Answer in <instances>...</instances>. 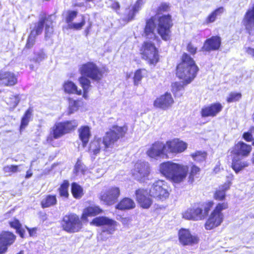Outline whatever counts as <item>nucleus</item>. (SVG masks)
Wrapping results in <instances>:
<instances>
[{
  "label": "nucleus",
  "instance_id": "f257e3e1",
  "mask_svg": "<svg viewBox=\"0 0 254 254\" xmlns=\"http://www.w3.org/2000/svg\"><path fill=\"white\" fill-rule=\"evenodd\" d=\"M127 130L126 126H113L102 139L95 138L91 142L89 148V153L97 155L101 151H103L106 155H109L112 152L115 142L125 135Z\"/></svg>",
  "mask_w": 254,
  "mask_h": 254
},
{
  "label": "nucleus",
  "instance_id": "f03ea898",
  "mask_svg": "<svg viewBox=\"0 0 254 254\" xmlns=\"http://www.w3.org/2000/svg\"><path fill=\"white\" fill-rule=\"evenodd\" d=\"M171 17H151L146 20L144 30V37L149 40L160 41L156 35L155 29L161 38L164 41H168L171 37L170 29L173 25Z\"/></svg>",
  "mask_w": 254,
  "mask_h": 254
},
{
  "label": "nucleus",
  "instance_id": "7ed1b4c3",
  "mask_svg": "<svg viewBox=\"0 0 254 254\" xmlns=\"http://www.w3.org/2000/svg\"><path fill=\"white\" fill-rule=\"evenodd\" d=\"M161 173L172 182L179 184L186 178L189 171L187 165L167 161L160 165Z\"/></svg>",
  "mask_w": 254,
  "mask_h": 254
},
{
  "label": "nucleus",
  "instance_id": "20e7f679",
  "mask_svg": "<svg viewBox=\"0 0 254 254\" xmlns=\"http://www.w3.org/2000/svg\"><path fill=\"white\" fill-rule=\"evenodd\" d=\"M182 62L177 67V76L187 83H190L196 76L198 67L193 60L187 54L184 53Z\"/></svg>",
  "mask_w": 254,
  "mask_h": 254
},
{
  "label": "nucleus",
  "instance_id": "39448f33",
  "mask_svg": "<svg viewBox=\"0 0 254 254\" xmlns=\"http://www.w3.org/2000/svg\"><path fill=\"white\" fill-rule=\"evenodd\" d=\"M213 205V202L210 201L205 204L194 205L183 213V218L193 221L204 219L208 215Z\"/></svg>",
  "mask_w": 254,
  "mask_h": 254
},
{
  "label": "nucleus",
  "instance_id": "423d86ee",
  "mask_svg": "<svg viewBox=\"0 0 254 254\" xmlns=\"http://www.w3.org/2000/svg\"><path fill=\"white\" fill-rule=\"evenodd\" d=\"M228 207V204L226 202L218 203L215 209L211 213L210 216L206 222L205 227L207 230H211L219 226L223 220L222 210Z\"/></svg>",
  "mask_w": 254,
  "mask_h": 254
},
{
  "label": "nucleus",
  "instance_id": "0eeeda50",
  "mask_svg": "<svg viewBox=\"0 0 254 254\" xmlns=\"http://www.w3.org/2000/svg\"><path fill=\"white\" fill-rule=\"evenodd\" d=\"M63 229L69 233L79 231L82 224L79 217L74 213H68L64 216L62 221Z\"/></svg>",
  "mask_w": 254,
  "mask_h": 254
},
{
  "label": "nucleus",
  "instance_id": "6e6552de",
  "mask_svg": "<svg viewBox=\"0 0 254 254\" xmlns=\"http://www.w3.org/2000/svg\"><path fill=\"white\" fill-rule=\"evenodd\" d=\"M79 70L82 75L86 76L94 81H99L103 77L102 71L93 62H88L82 64Z\"/></svg>",
  "mask_w": 254,
  "mask_h": 254
},
{
  "label": "nucleus",
  "instance_id": "1a4fd4ad",
  "mask_svg": "<svg viewBox=\"0 0 254 254\" xmlns=\"http://www.w3.org/2000/svg\"><path fill=\"white\" fill-rule=\"evenodd\" d=\"M143 58L150 64H155L158 61L159 56L154 44L152 42H144L141 49Z\"/></svg>",
  "mask_w": 254,
  "mask_h": 254
},
{
  "label": "nucleus",
  "instance_id": "9d476101",
  "mask_svg": "<svg viewBox=\"0 0 254 254\" xmlns=\"http://www.w3.org/2000/svg\"><path fill=\"white\" fill-rule=\"evenodd\" d=\"M77 125L78 122L76 120L59 123L55 124L52 128L53 137L55 139L60 137L64 134L74 129Z\"/></svg>",
  "mask_w": 254,
  "mask_h": 254
},
{
  "label": "nucleus",
  "instance_id": "9b49d317",
  "mask_svg": "<svg viewBox=\"0 0 254 254\" xmlns=\"http://www.w3.org/2000/svg\"><path fill=\"white\" fill-rule=\"evenodd\" d=\"M150 196L158 200H163L169 196L167 186L164 181L158 180L153 184L150 189Z\"/></svg>",
  "mask_w": 254,
  "mask_h": 254
},
{
  "label": "nucleus",
  "instance_id": "f8f14e48",
  "mask_svg": "<svg viewBox=\"0 0 254 254\" xmlns=\"http://www.w3.org/2000/svg\"><path fill=\"white\" fill-rule=\"evenodd\" d=\"M150 171L149 163L140 161L135 164L132 174L135 179L143 182L148 179Z\"/></svg>",
  "mask_w": 254,
  "mask_h": 254
},
{
  "label": "nucleus",
  "instance_id": "ddd939ff",
  "mask_svg": "<svg viewBox=\"0 0 254 254\" xmlns=\"http://www.w3.org/2000/svg\"><path fill=\"white\" fill-rule=\"evenodd\" d=\"M166 152L177 154L184 152L187 148V144L178 138L167 141L166 142Z\"/></svg>",
  "mask_w": 254,
  "mask_h": 254
},
{
  "label": "nucleus",
  "instance_id": "4468645a",
  "mask_svg": "<svg viewBox=\"0 0 254 254\" xmlns=\"http://www.w3.org/2000/svg\"><path fill=\"white\" fill-rule=\"evenodd\" d=\"M166 145L162 142L157 141L153 143L150 148L147 150V154L150 158L157 159L166 155Z\"/></svg>",
  "mask_w": 254,
  "mask_h": 254
},
{
  "label": "nucleus",
  "instance_id": "2eb2a0df",
  "mask_svg": "<svg viewBox=\"0 0 254 254\" xmlns=\"http://www.w3.org/2000/svg\"><path fill=\"white\" fill-rule=\"evenodd\" d=\"M17 82V77L14 73L5 69L0 70V86H11Z\"/></svg>",
  "mask_w": 254,
  "mask_h": 254
},
{
  "label": "nucleus",
  "instance_id": "dca6fc26",
  "mask_svg": "<svg viewBox=\"0 0 254 254\" xmlns=\"http://www.w3.org/2000/svg\"><path fill=\"white\" fill-rule=\"evenodd\" d=\"M120 194V190L118 187L109 188L106 192H102L100 199L106 204L111 205L114 203Z\"/></svg>",
  "mask_w": 254,
  "mask_h": 254
},
{
  "label": "nucleus",
  "instance_id": "f3484780",
  "mask_svg": "<svg viewBox=\"0 0 254 254\" xmlns=\"http://www.w3.org/2000/svg\"><path fill=\"white\" fill-rule=\"evenodd\" d=\"M15 239L14 234L9 232H3L0 234V254L6 252L7 246L13 244Z\"/></svg>",
  "mask_w": 254,
  "mask_h": 254
},
{
  "label": "nucleus",
  "instance_id": "a211bd4d",
  "mask_svg": "<svg viewBox=\"0 0 254 254\" xmlns=\"http://www.w3.org/2000/svg\"><path fill=\"white\" fill-rule=\"evenodd\" d=\"M222 105L219 103L211 104L201 109V116L203 118L215 117L222 110Z\"/></svg>",
  "mask_w": 254,
  "mask_h": 254
},
{
  "label": "nucleus",
  "instance_id": "6ab92c4d",
  "mask_svg": "<svg viewBox=\"0 0 254 254\" xmlns=\"http://www.w3.org/2000/svg\"><path fill=\"white\" fill-rule=\"evenodd\" d=\"M32 30L29 35L25 48L30 49L32 48L35 44L36 36L41 34L43 29V24L42 22H37L35 24L33 28L30 27Z\"/></svg>",
  "mask_w": 254,
  "mask_h": 254
},
{
  "label": "nucleus",
  "instance_id": "aec40b11",
  "mask_svg": "<svg viewBox=\"0 0 254 254\" xmlns=\"http://www.w3.org/2000/svg\"><path fill=\"white\" fill-rule=\"evenodd\" d=\"M92 224L99 226L106 225L109 227V229L106 231L108 234H112L115 230L117 222L113 219L106 217H98L95 218L92 221Z\"/></svg>",
  "mask_w": 254,
  "mask_h": 254
},
{
  "label": "nucleus",
  "instance_id": "412c9836",
  "mask_svg": "<svg viewBox=\"0 0 254 254\" xmlns=\"http://www.w3.org/2000/svg\"><path fill=\"white\" fill-rule=\"evenodd\" d=\"M221 39L219 36H212L206 40L201 48L202 51L211 52L218 50L221 46Z\"/></svg>",
  "mask_w": 254,
  "mask_h": 254
},
{
  "label": "nucleus",
  "instance_id": "4be33fe9",
  "mask_svg": "<svg viewBox=\"0 0 254 254\" xmlns=\"http://www.w3.org/2000/svg\"><path fill=\"white\" fill-rule=\"evenodd\" d=\"M179 238L180 243L183 245H191L198 242V238L192 236L188 230L185 229L179 231Z\"/></svg>",
  "mask_w": 254,
  "mask_h": 254
},
{
  "label": "nucleus",
  "instance_id": "5701e85b",
  "mask_svg": "<svg viewBox=\"0 0 254 254\" xmlns=\"http://www.w3.org/2000/svg\"><path fill=\"white\" fill-rule=\"evenodd\" d=\"M173 103L174 100L171 94L166 92L154 101V106L156 108L165 110L171 106Z\"/></svg>",
  "mask_w": 254,
  "mask_h": 254
},
{
  "label": "nucleus",
  "instance_id": "b1692460",
  "mask_svg": "<svg viewBox=\"0 0 254 254\" xmlns=\"http://www.w3.org/2000/svg\"><path fill=\"white\" fill-rule=\"evenodd\" d=\"M252 149L251 145H248L242 141H240L235 144L231 152L235 156L245 157L249 155Z\"/></svg>",
  "mask_w": 254,
  "mask_h": 254
},
{
  "label": "nucleus",
  "instance_id": "393cba45",
  "mask_svg": "<svg viewBox=\"0 0 254 254\" xmlns=\"http://www.w3.org/2000/svg\"><path fill=\"white\" fill-rule=\"evenodd\" d=\"M147 195V191L143 190L136 191V199L140 205L144 208H149L152 203L151 200Z\"/></svg>",
  "mask_w": 254,
  "mask_h": 254
},
{
  "label": "nucleus",
  "instance_id": "a878e982",
  "mask_svg": "<svg viewBox=\"0 0 254 254\" xmlns=\"http://www.w3.org/2000/svg\"><path fill=\"white\" fill-rule=\"evenodd\" d=\"M248 166V162L243 161L238 156H235L233 158L232 168L236 173H238Z\"/></svg>",
  "mask_w": 254,
  "mask_h": 254
},
{
  "label": "nucleus",
  "instance_id": "bb28decb",
  "mask_svg": "<svg viewBox=\"0 0 254 254\" xmlns=\"http://www.w3.org/2000/svg\"><path fill=\"white\" fill-rule=\"evenodd\" d=\"M78 132L79 138L83 146H85L88 142L90 136V128L88 126H83L78 129Z\"/></svg>",
  "mask_w": 254,
  "mask_h": 254
},
{
  "label": "nucleus",
  "instance_id": "cd10ccee",
  "mask_svg": "<svg viewBox=\"0 0 254 254\" xmlns=\"http://www.w3.org/2000/svg\"><path fill=\"white\" fill-rule=\"evenodd\" d=\"M135 203L131 199L125 197L116 206V208L120 210H126L133 208Z\"/></svg>",
  "mask_w": 254,
  "mask_h": 254
},
{
  "label": "nucleus",
  "instance_id": "c85d7f7f",
  "mask_svg": "<svg viewBox=\"0 0 254 254\" xmlns=\"http://www.w3.org/2000/svg\"><path fill=\"white\" fill-rule=\"evenodd\" d=\"M64 88L65 92L69 94H76L81 95V90H78L76 85L71 81H66L64 84Z\"/></svg>",
  "mask_w": 254,
  "mask_h": 254
},
{
  "label": "nucleus",
  "instance_id": "c756f323",
  "mask_svg": "<svg viewBox=\"0 0 254 254\" xmlns=\"http://www.w3.org/2000/svg\"><path fill=\"white\" fill-rule=\"evenodd\" d=\"M230 182L225 183L222 186L219 187L214 194V198L218 200H222L225 198L226 191L229 189Z\"/></svg>",
  "mask_w": 254,
  "mask_h": 254
},
{
  "label": "nucleus",
  "instance_id": "7c9ffc66",
  "mask_svg": "<svg viewBox=\"0 0 254 254\" xmlns=\"http://www.w3.org/2000/svg\"><path fill=\"white\" fill-rule=\"evenodd\" d=\"M145 0H137L135 3L130 6L127 9V16H134L141 9Z\"/></svg>",
  "mask_w": 254,
  "mask_h": 254
},
{
  "label": "nucleus",
  "instance_id": "2f4dec72",
  "mask_svg": "<svg viewBox=\"0 0 254 254\" xmlns=\"http://www.w3.org/2000/svg\"><path fill=\"white\" fill-rule=\"evenodd\" d=\"M101 212V209L98 206L89 207L84 210L81 219L83 220L86 219L87 216L96 215Z\"/></svg>",
  "mask_w": 254,
  "mask_h": 254
},
{
  "label": "nucleus",
  "instance_id": "473e14b6",
  "mask_svg": "<svg viewBox=\"0 0 254 254\" xmlns=\"http://www.w3.org/2000/svg\"><path fill=\"white\" fill-rule=\"evenodd\" d=\"M42 22L43 27L45 26V36L49 37L53 32L52 22L49 17H43L38 22Z\"/></svg>",
  "mask_w": 254,
  "mask_h": 254
},
{
  "label": "nucleus",
  "instance_id": "72a5a7b5",
  "mask_svg": "<svg viewBox=\"0 0 254 254\" xmlns=\"http://www.w3.org/2000/svg\"><path fill=\"white\" fill-rule=\"evenodd\" d=\"M33 109L29 108L25 113L21 121L20 128H24L28 125L32 117Z\"/></svg>",
  "mask_w": 254,
  "mask_h": 254
},
{
  "label": "nucleus",
  "instance_id": "f704fd0d",
  "mask_svg": "<svg viewBox=\"0 0 254 254\" xmlns=\"http://www.w3.org/2000/svg\"><path fill=\"white\" fill-rule=\"evenodd\" d=\"M79 81L84 91L83 97L86 98L88 90L91 87V81L87 76L83 75L79 78Z\"/></svg>",
  "mask_w": 254,
  "mask_h": 254
},
{
  "label": "nucleus",
  "instance_id": "c9c22d12",
  "mask_svg": "<svg viewBox=\"0 0 254 254\" xmlns=\"http://www.w3.org/2000/svg\"><path fill=\"white\" fill-rule=\"evenodd\" d=\"M244 23L251 35H254V17H245Z\"/></svg>",
  "mask_w": 254,
  "mask_h": 254
},
{
  "label": "nucleus",
  "instance_id": "e433bc0d",
  "mask_svg": "<svg viewBox=\"0 0 254 254\" xmlns=\"http://www.w3.org/2000/svg\"><path fill=\"white\" fill-rule=\"evenodd\" d=\"M57 199L55 195H48L41 201V205L43 208L50 207L56 204Z\"/></svg>",
  "mask_w": 254,
  "mask_h": 254
},
{
  "label": "nucleus",
  "instance_id": "4c0bfd02",
  "mask_svg": "<svg viewBox=\"0 0 254 254\" xmlns=\"http://www.w3.org/2000/svg\"><path fill=\"white\" fill-rule=\"evenodd\" d=\"M10 226L16 230V232L18 233L21 238L24 236L25 231L21 227V224L18 219H14L13 220L9 222Z\"/></svg>",
  "mask_w": 254,
  "mask_h": 254
},
{
  "label": "nucleus",
  "instance_id": "58836bf2",
  "mask_svg": "<svg viewBox=\"0 0 254 254\" xmlns=\"http://www.w3.org/2000/svg\"><path fill=\"white\" fill-rule=\"evenodd\" d=\"M71 192L76 198H80L83 195V189L78 184L73 183L71 185Z\"/></svg>",
  "mask_w": 254,
  "mask_h": 254
},
{
  "label": "nucleus",
  "instance_id": "ea45409f",
  "mask_svg": "<svg viewBox=\"0 0 254 254\" xmlns=\"http://www.w3.org/2000/svg\"><path fill=\"white\" fill-rule=\"evenodd\" d=\"M69 183L67 181H64L59 189V193L61 196L67 198L68 196V188Z\"/></svg>",
  "mask_w": 254,
  "mask_h": 254
},
{
  "label": "nucleus",
  "instance_id": "a19ab883",
  "mask_svg": "<svg viewBox=\"0 0 254 254\" xmlns=\"http://www.w3.org/2000/svg\"><path fill=\"white\" fill-rule=\"evenodd\" d=\"M47 58V56L43 50L34 53V56L31 60L35 63H40Z\"/></svg>",
  "mask_w": 254,
  "mask_h": 254
},
{
  "label": "nucleus",
  "instance_id": "79ce46f5",
  "mask_svg": "<svg viewBox=\"0 0 254 254\" xmlns=\"http://www.w3.org/2000/svg\"><path fill=\"white\" fill-rule=\"evenodd\" d=\"M80 106V101L72 99H69V111L68 114H71L76 111Z\"/></svg>",
  "mask_w": 254,
  "mask_h": 254
},
{
  "label": "nucleus",
  "instance_id": "37998d69",
  "mask_svg": "<svg viewBox=\"0 0 254 254\" xmlns=\"http://www.w3.org/2000/svg\"><path fill=\"white\" fill-rule=\"evenodd\" d=\"M191 156L194 160L201 162L205 160L206 153L205 152L196 151L194 153L192 154Z\"/></svg>",
  "mask_w": 254,
  "mask_h": 254
},
{
  "label": "nucleus",
  "instance_id": "c03bdc74",
  "mask_svg": "<svg viewBox=\"0 0 254 254\" xmlns=\"http://www.w3.org/2000/svg\"><path fill=\"white\" fill-rule=\"evenodd\" d=\"M133 17H121L117 22H115L114 25L117 27L124 26L129 21L133 19Z\"/></svg>",
  "mask_w": 254,
  "mask_h": 254
},
{
  "label": "nucleus",
  "instance_id": "a18cd8bd",
  "mask_svg": "<svg viewBox=\"0 0 254 254\" xmlns=\"http://www.w3.org/2000/svg\"><path fill=\"white\" fill-rule=\"evenodd\" d=\"M18 167L19 166L17 165H7L3 167V171L5 173H8L10 175V173L20 171L18 170Z\"/></svg>",
  "mask_w": 254,
  "mask_h": 254
},
{
  "label": "nucleus",
  "instance_id": "49530a36",
  "mask_svg": "<svg viewBox=\"0 0 254 254\" xmlns=\"http://www.w3.org/2000/svg\"><path fill=\"white\" fill-rule=\"evenodd\" d=\"M170 8L169 3H162L157 9V14H162L163 12L169 11Z\"/></svg>",
  "mask_w": 254,
  "mask_h": 254
},
{
  "label": "nucleus",
  "instance_id": "de8ad7c7",
  "mask_svg": "<svg viewBox=\"0 0 254 254\" xmlns=\"http://www.w3.org/2000/svg\"><path fill=\"white\" fill-rule=\"evenodd\" d=\"M241 98V94L239 93H231L227 98V101L229 103L238 101Z\"/></svg>",
  "mask_w": 254,
  "mask_h": 254
},
{
  "label": "nucleus",
  "instance_id": "09e8293b",
  "mask_svg": "<svg viewBox=\"0 0 254 254\" xmlns=\"http://www.w3.org/2000/svg\"><path fill=\"white\" fill-rule=\"evenodd\" d=\"M84 24L85 20L83 19V17H82L81 20L80 22H73V23H69V28L79 30L82 27Z\"/></svg>",
  "mask_w": 254,
  "mask_h": 254
},
{
  "label": "nucleus",
  "instance_id": "8fccbe9b",
  "mask_svg": "<svg viewBox=\"0 0 254 254\" xmlns=\"http://www.w3.org/2000/svg\"><path fill=\"white\" fill-rule=\"evenodd\" d=\"M7 101V104H10L13 107H15L19 102L20 98L19 95H11Z\"/></svg>",
  "mask_w": 254,
  "mask_h": 254
},
{
  "label": "nucleus",
  "instance_id": "3c124183",
  "mask_svg": "<svg viewBox=\"0 0 254 254\" xmlns=\"http://www.w3.org/2000/svg\"><path fill=\"white\" fill-rule=\"evenodd\" d=\"M200 171V169L198 167L195 165H193L191 167V171L189 176V181L192 182L193 181L194 176L198 173Z\"/></svg>",
  "mask_w": 254,
  "mask_h": 254
},
{
  "label": "nucleus",
  "instance_id": "603ef678",
  "mask_svg": "<svg viewBox=\"0 0 254 254\" xmlns=\"http://www.w3.org/2000/svg\"><path fill=\"white\" fill-rule=\"evenodd\" d=\"M142 78L141 71L140 69H138L136 71L134 75V84L135 85H137L139 82L141 81Z\"/></svg>",
  "mask_w": 254,
  "mask_h": 254
},
{
  "label": "nucleus",
  "instance_id": "864d4df0",
  "mask_svg": "<svg viewBox=\"0 0 254 254\" xmlns=\"http://www.w3.org/2000/svg\"><path fill=\"white\" fill-rule=\"evenodd\" d=\"M254 133H252V128L248 132H244L243 135V138L247 141H252L254 138Z\"/></svg>",
  "mask_w": 254,
  "mask_h": 254
},
{
  "label": "nucleus",
  "instance_id": "5fc2aeb1",
  "mask_svg": "<svg viewBox=\"0 0 254 254\" xmlns=\"http://www.w3.org/2000/svg\"><path fill=\"white\" fill-rule=\"evenodd\" d=\"M74 171L76 174H78L79 173H83L84 167L80 162L77 161L74 167Z\"/></svg>",
  "mask_w": 254,
  "mask_h": 254
},
{
  "label": "nucleus",
  "instance_id": "6e6d98bb",
  "mask_svg": "<svg viewBox=\"0 0 254 254\" xmlns=\"http://www.w3.org/2000/svg\"><path fill=\"white\" fill-rule=\"evenodd\" d=\"M224 8L223 7H220L213 11L209 16H218L219 15L224 14Z\"/></svg>",
  "mask_w": 254,
  "mask_h": 254
},
{
  "label": "nucleus",
  "instance_id": "4d7b16f0",
  "mask_svg": "<svg viewBox=\"0 0 254 254\" xmlns=\"http://www.w3.org/2000/svg\"><path fill=\"white\" fill-rule=\"evenodd\" d=\"M197 48L193 46L191 43H189L187 46V50L189 52L193 55L195 54L196 52Z\"/></svg>",
  "mask_w": 254,
  "mask_h": 254
},
{
  "label": "nucleus",
  "instance_id": "13d9d810",
  "mask_svg": "<svg viewBox=\"0 0 254 254\" xmlns=\"http://www.w3.org/2000/svg\"><path fill=\"white\" fill-rule=\"evenodd\" d=\"M182 88L180 84L175 82L172 84V91L174 93Z\"/></svg>",
  "mask_w": 254,
  "mask_h": 254
},
{
  "label": "nucleus",
  "instance_id": "bf43d9fd",
  "mask_svg": "<svg viewBox=\"0 0 254 254\" xmlns=\"http://www.w3.org/2000/svg\"><path fill=\"white\" fill-rule=\"evenodd\" d=\"M120 221L124 226H127L131 222V220L128 217H121Z\"/></svg>",
  "mask_w": 254,
  "mask_h": 254
},
{
  "label": "nucleus",
  "instance_id": "052dcab7",
  "mask_svg": "<svg viewBox=\"0 0 254 254\" xmlns=\"http://www.w3.org/2000/svg\"><path fill=\"white\" fill-rule=\"evenodd\" d=\"M26 228L28 230L30 236L33 237L36 235V231H37L36 228H30L26 226Z\"/></svg>",
  "mask_w": 254,
  "mask_h": 254
},
{
  "label": "nucleus",
  "instance_id": "680f3d73",
  "mask_svg": "<svg viewBox=\"0 0 254 254\" xmlns=\"http://www.w3.org/2000/svg\"><path fill=\"white\" fill-rule=\"evenodd\" d=\"M77 13H78L76 10H69L67 11L66 13V16H76Z\"/></svg>",
  "mask_w": 254,
  "mask_h": 254
},
{
  "label": "nucleus",
  "instance_id": "e2e57ef3",
  "mask_svg": "<svg viewBox=\"0 0 254 254\" xmlns=\"http://www.w3.org/2000/svg\"><path fill=\"white\" fill-rule=\"evenodd\" d=\"M245 16H254V5L248 10Z\"/></svg>",
  "mask_w": 254,
  "mask_h": 254
},
{
  "label": "nucleus",
  "instance_id": "0e129e2a",
  "mask_svg": "<svg viewBox=\"0 0 254 254\" xmlns=\"http://www.w3.org/2000/svg\"><path fill=\"white\" fill-rule=\"evenodd\" d=\"M112 7L115 10L119 9L120 8L119 3L118 2H114L112 4Z\"/></svg>",
  "mask_w": 254,
  "mask_h": 254
},
{
  "label": "nucleus",
  "instance_id": "69168bd1",
  "mask_svg": "<svg viewBox=\"0 0 254 254\" xmlns=\"http://www.w3.org/2000/svg\"><path fill=\"white\" fill-rule=\"evenodd\" d=\"M216 17H207L206 22L207 23H209L214 22L215 20Z\"/></svg>",
  "mask_w": 254,
  "mask_h": 254
},
{
  "label": "nucleus",
  "instance_id": "338daca9",
  "mask_svg": "<svg viewBox=\"0 0 254 254\" xmlns=\"http://www.w3.org/2000/svg\"><path fill=\"white\" fill-rule=\"evenodd\" d=\"M247 53L251 55L252 57H254V49L253 48H249L247 50Z\"/></svg>",
  "mask_w": 254,
  "mask_h": 254
},
{
  "label": "nucleus",
  "instance_id": "774afa93",
  "mask_svg": "<svg viewBox=\"0 0 254 254\" xmlns=\"http://www.w3.org/2000/svg\"><path fill=\"white\" fill-rule=\"evenodd\" d=\"M32 172L30 170H28L26 172V175L25 176L26 179H29L32 176Z\"/></svg>",
  "mask_w": 254,
  "mask_h": 254
}]
</instances>
